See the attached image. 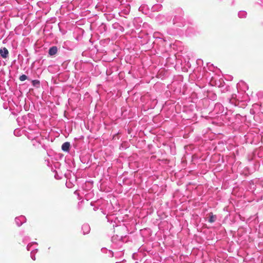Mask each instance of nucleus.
I'll list each match as a JSON object with an SVG mask.
<instances>
[{"label":"nucleus","instance_id":"nucleus-3","mask_svg":"<svg viewBox=\"0 0 263 263\" xmlns=\"http://www.w3.org/2000/svg\"><path fill=\"white\" fill-rule=\"evenodd\" d=\"M58 51V48L56 46H52V47L50 48L49 49V54L50 55H55Z\"/></svg>","mask_w":263,"mask_h":263},{"label":"nucleus","instance_id":"nucleus-6","mask_svg":"<svg viewBox=\"0 0 263 263\" xmlns=\"http://www.w3.org/2000/svg\"><path fill=\"white\" fill-rule=\"evenodd\" d=\"M33 85L35 86L36 84H39V81L38 80H33L32 82Z\"/></svg>","mask_w":263,"mask_h":263},{"label":"nucleus","instance_id":"nucleus-5","mask_svg":"<svg viewBox=\"0 0 263 263\" xmlns=\"http://www.w3.org/2000/svg\"><path fill=\"white\" fill-rule=\"evenodd\" d=\"M19 79L21 81H24L27 79V77L25 74H23L20 77Z\"/></svg>","mask_w":263,"mask_h":263},{"label":"nucleus","instance_id":"nucleus-4","mask_svg":"<svg viewBox=\"0 0 263 263\" xmlns=\"http://www.w3.org/2000/svg\"><path fill=\"white\" fill-rule=\"evenodd\" d=\"M216 219V215H211V216L210 217L209 219H208L209 222L210 223L214 222Z\"/></svg>","mask_w":263,"mask_h":263},{"label":"nucleus","instance_id":"nucleus-7","mask_svg":"<svg viewBox=\"0 0 263 263\" xmlns=\"http://www.w3.org/2000/svg\"><path fill=\"white\" fill-rule=\"evenodd\" d=\"M238 215V217H239V218H240V219H241V220H244V219H242V217H241V215H240V214H239V215Z\"/></svg>","mask_w":263,"mask_h":263},{"label":"nucleus","instance_id":"nucleus-2","mask_svg":"<svg viewBox=\"0 0 263 263\" xmlns=\"http://www.w3.org/2000/svg\"><path fill=\"white\" fill-rule=\"evenodd\" d=\"M70 145L69 142H66L62 144V149L63 151L68 152L69 150Z\"/></svg>","mask_w":263,"mask_h":263},{"label":"nucleus","instance_id":"nucleus-1","mask_svg":"<svg viewBox=\"0 0 263 263\" xmlns=\"http://www.w3.org/2000/svg\"><path fill=\"white\" fill-rule=\"evenodd\" d=\"M9 54L8 50L5 47L0 49V54L3 58L8 57Z\"/></svg>","mask_w":263,"mask_h":263}]
</instances>
